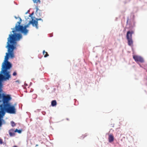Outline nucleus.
Segmentation results:
<instances>
[{
	"instance_id": "obj_13",
	"label": "nucleus",
	"mask_w": 147,
	"mask_h": 147,
	"mask_svg": "<svg viewBox=\"0 0 147 147\" xmlns=\"http://www.w3.org/2000/svg\"><path fill=\"white\" fill-rule=\"evenodd\" d=\"M34 3H38V2L40 3V0H32Z\"/></svg>"
},
{
	"instance_id": "obj_17",
	"label": "nucleus",
	"mask_w": 147,
	"mask_h": 147,
	"mask_svg": "<svg viewBox=\"0 0 147 147\" xmlns=\"http://www.w3.org/2000/svg\"><path fill=\"white\" fill-rule=\"evenodd\" d=\"M128 21H129V18H128L127 19V23H128Z\"/></svg>"
},
{
	"instance_id": "obj_8",
	"label": "nucleus",
	"mask_w": 147,
	"mask_h": 147,
	"mask_svg": "<svg viewBox=\"0 0 147 147\" xmlns=\"http://www.w3.org/2000/svg\"><path fill=\"white\" fill-rule=\"evenodd\" d=\"M128 41V44L129 46H132L133 44L132 38H127Z\"/></svg>"
},
{
	"instance_id": "obj_19",
	"label": "nucleus",
	"mask_w": 147,
	"mask_h": 147,
	"mask_svg": "<svg viewBox=\"0 0 147 147\" xmlns=\"http://www.w3.org/2000/svg\"><path fill=\"white\" fill-rule=\"evenodd\" d=\"M38 8H37V9H36V12L37 11H38Z\"/></svg>"
},
{
	"instance_id": "obj_14",
	"label": "nucleus",
	"mask_w": 147,
	"mask_h": 147,
	"mask_svg": "<svg viewBox=\"0 0 147 147\" xmlns=\"http://www.w3.org/2000/svg\"><path fill=\"white\" fill-rule=\"evenodd\" d=\"M11 123V125L12 127H14L16 125V124L13 121H12Z\"/></svg>"
},
{
	"instance_id": "obj_16",
	"label": "nucleus",
	"mask_w": 147,
	"mask_h": 147,
	"mask_svg": "<svg viewBox=\"0 0 147 147\" xmlns=\"http://www.w3.org/2000/svg\"><path fill=\"white\" fill-rule=\"evenodd\" d=\"M17 75V73L16 71H14L13 74V76H16Z\"/></svg>"
},
{
	"instance_id": "obj_10",
	"label": "nucleus",
	"mask_w": 147,
	"mask_h": 147,
	"mask_svg": "<svg viewBox=\"0 0 147 147\" xmlns=\"http://www.w3.org/2000/svg\"><path fill=\"white\" fill-rule=\"evenodd\" d=\"M57 104L56 101L55 100H53L51 101V105L53 107H54Z\"/></svg>"
},
{
	"instance_id": "obj_2",
	"label": "nucleus",
	"mask_w": 147,
	"mask_h": 147,
	"mask_svg": "<svg viewBox=\"0 0 147 147\" xmlns=\"http://www.w3.org/2000/svg\"><path fill=\"white\" fill-rule=\"evenodd\" d=\"M12 67V64L8 61L4 60L2 64L1 71L0 72V102L3 103L0 105V109L10 104V100L11 99L10 96L5 95L2 92V82L9 80L11 78L10 71H8Z\"/></svg>"
},
{
	"instance_id": "obj_11",
	"label": "nucleus",
	"mask_w": 147,
	"mask_h": 147,
	"mask_svg": "<svg viewBox=\"0 0 147 147\" xmlns=\"http://www.w3.org/2000/svg\"><path fill=\"white\" fill-rule=\"evenodd\" d=\"M43 54L44 55V57H47L49 55L45 51V50H44L43 51Z\"/></svg>"
},
{
	"instance_id": "obj_12",
	"label": "nucleus",
	"mask_w": 147,
	"mask_h": 147,
	"mask_svg": "<svg viewBox=\"0 0 147 147\" xmlns=\"http://www.w3.org/2000/svg\"><path fill=\"white\" fill-rule=\"evenodd\" d=\"M15 131L16 132H18L19 134H20L22 132V130H18V129H15Z\"/></svg>"
},
{
	"instance_id": "obj_1",
	"label": "nucleus",
	"mask_w": 147,
	"mask_h": 147,
	"mask_svg": "<svg viewBox=\"0 0 147 147\" xmlns=\"http://www.w3.org/2000/svg\"><path fill=\"white\" fill-rule=\"evenodd\" d=\"M20 20L16 24L15 28H11L12 31L11 32V34H9L7 38V42L6 48L8 49V53H6L5 56V60L8 61L9 57L13 58L14 57V54L13 52L14 50L16 48V45L17 41H19L22 38V35L20 33H16V32H20L24 35H26L28 32V30L26 29L29 25L32 24L33 26H35L34 24L36 25L37 24V22L34 21L33 22L32 20L30 21L28 23L24 26L20 25L22 22V19L19 18Z\"/></svg>"
},
{
	"instance_id": "obj_20",
	"label": "nucleus",
	"mask_w": 147,
	"mask_h": 147,
	"mask_svg": "<svg viewBox=\"0 0 147 147\" xmlns=\"http://www.w3.org/2000/svg\"><path fill=\"white\" fill-rule=\"evenodd\" d=\"M38 146V144H36V146Z\"/></svg>"
},
{
	"instance_id": "obj_21",
	"label": "nucleus",
	"mask_w": 147,
	"mask_h": 147,
	"mask_svg": "<svg viewBox=\"0 0 147 147\" xmlns=\"http://www.w3.org/2000/svg\"><path fill=\"white\" fill-rule=\"evenodd\" d=\"M17 147L16 146H13V147Z\"/></svg>"
},
{
	"instance_id": "obj_5",
	"label": "nucleus",
	"mask_w": 147,
	"mask_h": 147,
	"mask_svg": "<svg viewBox=\"0 0 147 147\" xmlns=\"http://www.w3.org/2000/svg\"><path fill=\"white\" fill-rule=\"evenodd\" d=\"M15 130L13 129H11L9 131V133L10 137H13L15 136Z\"/></svg>"
},
{
	"instance_id": "obj_22",
	"label": "nucleus",
	"mask_w": 147,
	"mask_h": 147,
	"mask_svg": "<svg viewBox=\"0 0 147 147\" xmlns=\"http://www.w3.org/2000/svg\"><path fill=\"white\" fill-rule=\"evenodd\" d=\"M67 120H69V119H68L67 118Z\"/></svg>"
},
{
	"instance_id": "obj_9",
	"label": "nucleus",
	"mask_w": 147,
	"mask_h": 147,
	"mask_svg": "<svg viewBox=\"0 0 147 147\" xmlns=\"http://www.w3.org/2000/svg\"><path fill=\"white\" fill-rule=\"evenodd\" d=\"M32 20L33 21V22H34V21H35V22H37V24L36 26V25L35 24H34L35 26L36 27V28L37 29H38V20H41L42 22L43 21V20L41 18H39V19L36 18V20H33V19H32Z\"/></svg>"
},
{
	"instance_id": "obj_23",
	"label": "nucleus",
	"mask_w": 147,
	"mask_h": 147,
	"mask_svg": "<svg viewBox=\"0 0 147 147\" xmlns=\"http://www.w3.org/2000/svg\"><path fill=\"white\" fill-rule=\"evenodd\" d=\"M81 139H82V136H81Z\"/></svg>"
},
{
	"instance_id": "obj_15",
	"label": "nucleus",
	"mask_w": 147,
	"mask_h": 147,
	"mask_svg": "<svg viewBox=\"0 0 147 147\" xmlns=\"http://www.w3.org/2000/svg\"><path fill=\"white\" fill-rule=\"evenodd\" d=\"M3 143V140L0 138V144H2Z\"/></svg>"
},
{
	"instance_id": "obj_24",
	"label": "nucleus",
	"mask_w": 147,
	"mask_h": 147,
	"mask_svg": "<svg viewBox=\"0 0 147 147\" xmlns=\"http://www.w3.org/2000/svg\"><path fill=\"white\" fill-rule=\"evenodd\" d=\"M84 137H85V136H84V137H83V138H84Z\"/></svg>"
},
{
	"instance_id": "obj_6",
	"label": "nucleus",
	"mask_w": 147,
	"mask_h": 147,
	"mask_svg": "<svg viewBox=\"0 0 147 147\" xmlns=\"http://www.w3.org/2000/svg\"><path fill=\"white\" fill-rule=\"evenodd\" d=\"M133 33V31H127L126 35L127 38H132V34Z\"/></svg>"
},
{
	"instance_id": "obj_4",
	"label": "nucleus",
	"mask_w": 147,
	"mask_h": 147,
	"mask_svg": "<svg viewBox=\"0 0 147 147\" xmlns=\"http://www.w3.org/2000/svg\"><path fill=\"white\" fill-rule=\"evenodd\" d=\"M133 58L136 61H139L141 63L144 62V60L141 57L137 55H134L133 57Z\"/></svg>"
},
{
	"instance_id": "obj_7",
	"label": "nucleus",
	"mask_w": 147,
	"mask_h": 147,
	"mask_svg": "<svg viewBox=\"0 0 147 147\" xmlns=\"http://www.w3.org/2000/svg\"><path fill=\"white\" fill-rule=\"evenodd\" d=\"M114 140V138L113 135L112 134L109 135L108 138L109 142H111L113 141Z\"/></svg>"
},
{
	"instance_id": "obj_18",
	"label": "nucleus",
	"mask_w": 147,
	"mask_h": 147,
	"mask_svg": "<svg viewBox=\"0 0 147 147\" xmlns=\"http://www.w3.org/2000/svg\"><path fill=\"white\" fill-rule=\"evenodd\" d=\"M14 17H15V18L16 19H17V18H17V17H16V16H14Z\"/></svg>"
},
{
	"instance_id": "obj_3",
	"label": "nucleus",
	"mask_w": 147,
	"mask_h": 147,
	"mask_svg": "<svg viewBox=\"0 0 147 147\" xmlns=\"http://www.w3.org/2000/svg\"><path fill=\"white\" fill-rule=\"evenodd\" d=\"M9 113H15L16 109L13 106H11L10 104L8 106L5 107L0 109V127H1L2 122L1 118H2L5 113V111Z\"/></svg>"
}]
</instances>
